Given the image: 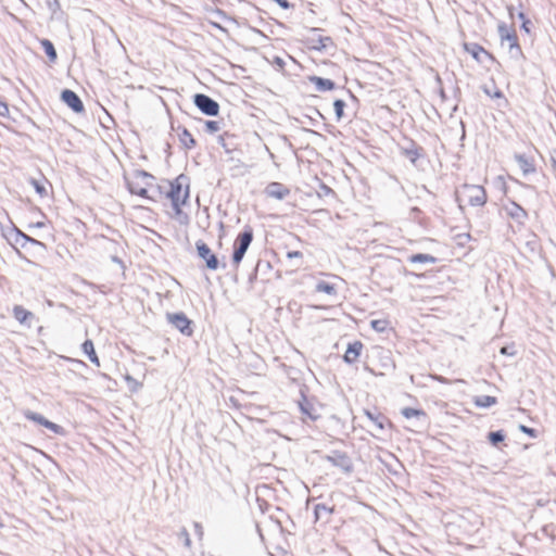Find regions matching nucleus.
Instances as JSON below:
<instances>
[{
  "label": "nucleus",
  "mask_w": 556,
  "mask_h": 556,
  "mask_svg": "<svg viewBox=\"0 0 556 556\" xmlns=\"http://www.w3.org/2000/svg\"><path fill=\"white\" fill-rule=\"evenodd\" d=\"M168 190L166 197L170 199L172 205L176 213H180V206L184 205L189 198V177L180 174L173 181H167Z\"/></svg>",
  "instance_id": "1"
},
{
  "label": "nucleus",
  "mask_w": 556,
  "mask_h": 556,
  "mask_svg": "<svg viewBox=\"0 0 556 556\" xmlns=\"http://www.w3.org/2000/svg\"><path fill=\"white\" fill-rule=\"evenodd\" d=\"M456 200L460 208L462 202H467L471 206H482L486 202V192L482 186L465 184L457 190Z\"/></svg>",
  "instance_id": "2"
},
{
  "label": "nucleus",
  "mask_w": 556,
  "mask_h": 556,
  "mask_svg": "<svg viewBox=\"0 0 556 556\" xmlns=\"http://www.w3.org/2000/svg\"><path fill=\"white\" fill-rule=\"evenodd\" d=\"M135 178L139 181L127 180V187L130 193L137 194L141 198L153 200V197L148 193V186H151L152 180H154L153 175L149 174L146 170H137L135 173Z\"/></svg>",
  "instance_id": "3"
},
{
  "label": "nucleus",
  "mask_w": 556,
  "mask_h": 556,
  "mask_svg": "<svg viewBox=\"0 0 556 556\" xmlns=\"http://www.w3.org/2000/svg\"><path fill=\"white\" fill-rule=\"evenodd\" d=\"M253 240V230L251 227H245L242 232H240L235 241V249L232 253V264L238 267L244 257L245 252L248 251L251 242Z\"/></svg>",
  "instance_id": "4"
},
{
  "label": "nucleus",
  "mask_w": 556,
  "mask_h": 556,
  "mask_svg": "<svg viewBox=\"0 0 556 556\" xmlns=\"http://www.w3.org/2000/svg\"><path fill=\"white\" fill-rule=\"evenodd\" d=\"M498 35L502 42H508L509 52L513 58H519L522 54L521 48L518 43L517 35L514 30L511 31L505 24H500Z\"/></svg>",
  "instance_id": "5"
},
{
  "label": "nucleus",
  "mask_w": 556,
  "mask_h": 556,
  "mask_svg": "<svg viewBox=\"0 0 556 556\" xmlns=\"http://www.w3.org/2000/svg\"><path fill=\"white\" fill-rule=\"evenodd\" d=\"M193 103L205 115L216 116L219 112V104L204 93L194 94Z\"/></svg>",
  "instance_id": "6"
},
{
  "label": "nucleus",
  "mask_w": 556,
  "mask_h": 556,
  "mask_svg": "<svg viewBox=\"0 0 556 556\" xmlns=\"http://www.w3.org/2000/svg\"><path fill=\"white\" fill-rule=\"evenodd\" d=\"M198 255L205 262V265L211 270H216L219 267V261L217 256L212 252L210 247L202 240L195 242Z\"/></svg>",
  "instance_id": "7"
},
{
  "label": "nucleus",
  "mask_w": 556,
  "mask_h": 556,
  "mask_svg": "<svg viewBox=\"0 0 556 556\" xmlns=\"http://www.w3.org/2000/svg\"><path fill=\"white\" fill-rule=\"evenodd\" d=\"M325 459L340 468L345 473H350L353 470V463L350 456L344 452L332 451L330 454L325 456Z\"/></svg>",
  "instance_id": "8"
},
{
  "label": "nucleus",
  "mask_w": 556,
  "mask_h": 556,
  "mask_svg": "<svg viewBox=\"0 0 556 556\" xmlns=\"http://www.w3.org/2000/svg\"><path fill=\"white\" fill-rule=\"evenodd\" d=\"M167 319L182 334H192L191 320L184 313L167 314Z\"/></svg>",
  "instance_id": "9"
},
{
  "label": "nucleus",
  "mask_w": 556,
  "mask_h": 556,
  "mask_svg": "<svg viewBox=\"0 0 556 556\" xmlns=\"http://www.w3.org/2000/svg\"><path fill=\"white\" fill-rule=\"evenodd\" d=\"M503 210L506 213L508 217H510L513 220H515L519 225H525L528 213L527 211L521 207L518 203L515 201H509L507 204L503 205Z\"/></svg>",
  "instance_id": "10"
},
{
  "label": "nucleus",
  "mask_w": 556,
  "mask_h": 556,
  "mask_svg": "<svg viewBox=\"0 0 556 556\" xmlns=\"http://www.w3.org/2000/svg\"><path fill=\"white\" fill-rule=\"evenodd\" d=\"M301 395L302 400L299 401V408L303 415V420L309 419L311 421H316L320 417L318 408L304 393H301Z\"/></svg>",
  "instance_id": "11"
},
{
  "label": "nucleus",
  "mask_w": 556,
  "mask_h": 556,
  "mask_svg": "<svg viewBox=\"0 0 556 556\" xmlns=\"http://www.w3.org/2000/svg\"><path fill=\"white\" fill-rule=\"evenodd\" d=\"M61 100L75 113L84 112V104L80 98L71 89H64L61 93Z\"/></svg>",
  "instance_id": "12"
},
{
  "label": "nucleus",
  "mask_w": 556,
  "mask_h": 556,
  "mask_svg": "<svg viewBox=\"0 0 556 556\" xmlns=\"http://www.w3.org/2000/svg\"><path fill=\"white\" fill-rule=\"evenodd\" d=\"M320 28H312V37H309V41L313 43V48L316 50H327L329 47L333 46V41L328 36H321Z\"/></svg>",
  "instance_id": "13"
},
{
  "label": "nucleus",
  "mask_w": 556,
  "mask_h": 556,
  "mask_svg": "<svg viewBox=\"0 0 556 556\" xmlns=\"http://www.w3.org/2000/svg\"><path fill=\"white\" fill-rule=\"evenodd\" d=\"M24 416L26 419L35 421V422L50 429L54 433H60L62 430V428L59 425L46 419L42 415L31 412L29 409L24 412Z\"/></svg>",
  "instance_id": "14"
},
{
  "label": "nucleus",
  "mask_w": 556,
  "mask_h": 556,
  "mask_svg": "<svg viewBox=\"0 0 556 556\" xmlns=\"http://www.w3.org/2000/svg\"><path fill=\"white\" fill-rule=\"evenodd\" d=\"M401 153L407 157L412 164L416 165L417 160L424 155V149L415 141L410 140L407 147L401 148Z\"/></svg>",
  "instance_id": "15"
},
{
  "label": "nucleus",
  "mask_w": 556,
  "mask_h": 556,
  "mask_svg": "<svg viewBox=\"0 0 556 556\" xmlns=\"http://www.w3.org/2000/svg\"><path fill=\"white\" fill-rule=\"evenodd\" d=\"M265 193L269 198L283 200L287 195H289L290 190L285 185L274 181L267 185L265 188Z\"/></svg>",
  "instance_id": "16"
},
{
  "label": "nucleus",
  "mask_w": 556,
  "mask_h": 556,
  "mask_svg": "<svg viewBox=\"0 0 556 556\" xmlns=\"http://www.w3.org/2000/svg\"><path fill=\"white\" fill-rule=\"evenodd\" d=\"M363 349V344L359 341H355L351 344H349L345 353H344V362L348 364H353L359 356L361 351Z\"/></svg>",
  "instance_id": "17"
},
{
  "label": "nucleus",
  "mask_w": 556,
  "mask_h": 556,
  "mask_svg": "<svg viewBox=\"0 0 556 556\" xmlns=\"http://www.w3.org/2000/svg\"><path fill=\"white\" fill-rule=\"evenodd\" d=\"M515 160L523 175H529L535 172V166L532 160L528 159L526 155L516 154Z\"/></svg>",
  "instance_id": "18"
},
{
  "label": "nucleus",
  "mask_w": 556,
  "mask_h": 556,
  "mask_svg": "<svg viewBox=\"0 0 556 556\" xmlns=\"http://www.w3.org/2000/svg\"><path fill=\"white\" fill-rule=\"evenodd\" d=\"M464 48L478 62H482V60L480 58L481 54H484L485 56L491 58V54L488 51H485L484 48L478 43H475V42L465 43Z\"/></svg>",
  "instance_id": "19"
},
{
  "label": "nucleus",
  "mask_w": 556,
  "mask_h": 556,
  "mask_svg": "<svg viewBox=\"0 0 556 556\" xmlns=\"http://www.w3.org/2000/svg\"><path fill=\"white\" fill-rule=\"evenodd\" d=\"M309 80L315 85L316 89L318 91H329L334 89L336 84L328 78H323L319 76H312L309 77Z\"/></svg>",
  "instance_id": "20"
},
{
  "label": "nucleus",
  "mask_w": 556,
  "mask_h": 556,
  "mask_svg": "<svg viewBox=\"0 0 556 556\" xmlns=\"http://www.w3.org/2000/svg\"><path fill=\"white\" fill-rule=\"evenodd\" d=\"M13 315H14V318L16 320H18L21 324H28L29 325L28 320H33L35 318V315L31 312L25 309L21 305L14 306Z\"/></svg>",
  "instance_id": "21"
},
{
  "label": "nucleus",
  "mask_w": 556,
  "mask_h": 556,
  "mask_svg": "<svg viewBox=\"0 0 556 556\" xmlns=\"http://www.w3.org/2000/svg\"><path fill=\"white\" fill-rule=\"evenodd\" d=\"M84 353L88 356L89 361L96 366H100L99 357L94 351L93 342L91 340H86L83 345Z\"/></svg>",
  "instance_id": "22"
},
{
  "label": "nucleus",
  "mask_w": 556,
  "mask_h": 556,
  "mask_svg": "<svg viewBox=\"0 0 556 556\" xmlns=\"http://www.w3.org/2000/svg\"><path fill=\"white\" fill-rule=\"evenodd\" d=\"M473 403L477 407L488 408L495 405L497 400L495 396L491 395H479L473 399Z\"/></svg>",
  "instance_id": "23"
},
{
  "label": "nucleus",
  "mask_w": 556,
  "mask_h": 556,
  "mask_svg": "<svg viewBox=\"0 0 556 556\" xmlns=\"http://www.w3.org/2000/svg\"><path fill=\"white\" fill-rule=\"evenodd\" d=\"M179 140L181 144L188 150L195 147L194 138L186 128H184L182 131L179 134Z\"/></svg>",
  "instance_id": "24"
},
{
  "label": "nucleus",
  "mask_w": 556,
  "mask_h": 556,
  "mask_svg": "<svg viewBox=\"0 0 556 556\" xmlns=\"http://www.w3.org/2000/svg\"><path fill=\"white\" fill-rule=\"evenodd\" d=\"M402 415L407 418V419H410V418H416V419H426L427 415L424 410L421 409H416V408H412V407H404L402 409Z\"/></svg>",
  "instance_id": "25"
},
{
  "label": "nucleus",
  "mask_w": 556,
  "mask_h": 556,
  "mask_svg": "<svg viewBox=\"0 0 556 556\" xmlns=\"http://www.w3.org/2000/svg\"><path fill=\"white\" fill-rule=\"evenodd\" d=\"M409 262L410 263H430V264H434L437 262V258L430 254H424V253H418V254H413L409 256Z\"/></svg>",
  "instance_id": "26"
},
{
  "label": "nucleus",
  "mask_w": 556,
  "mask_h": 556,
  "mask_svg": "<svg viewBox=\"0 0 556 556\" xmlns=\"http://www.w3.org/2000/svg\"><path fill=\"white\" fill-rule=\"evenodd\" d=\"M41 46H42L46 54L48 55L49 60L52 62L55 61L58 55H56V51H55L53 43L48 39H42Z\"/></svg>",
  "instance_id": "27"
},
{
  "label": "nucleus",
  "mask_w": 556,
  "mask_h": 556,
  "mask_svg": "<svg viewBox=\"0 0 556 556\" xmlns=\"http://www.w3.org/2000/svg\"><path fill=\"white\" fill-rule=\"evenodd\" d=\"M316 291L317 292H324L330 295L336 294V288L333 285L326 282V281H318L316 285Z\"/></svg>",
  "instance_id": "28"
},
{
  "label": "nucleus",
  "mask_w": 556,
  "mask_h": 556,
  "mask_svg": "<svg viewBox=\"0 0 556 556\" xmlns=\"http://www.w3.org/2000/svg\"><path fill=\"white\" fill-rule=\"evenodd\" d=\"M332 513V509L326 506L325 504H317L315 506V516L316 519H319L326 515H330Z\"/></svg>",
  "instance_id": "29"
},
{
  "label": "nucleus",
  "mask_w": 556,
  "mask_h": 556,
  "mask_svg": "<svg viewBox=\"0 0 556 556\" xmlns=\"http://www.w3.org/2000/svg\"><path fill=\"white\" fill-rule=\"evenodd\" d=\"M366 416L379 428V429H383L384 428V417H381L379 415H375L372 414L371 412L369 410H366Z\"/></svg>",
  "instance_id": "30"
},
{
  "label": "nucleus",
  "mask_w": 556,
  "mask_h": 556,
  "mask_svg": "<svg viewBox=\"0 0 556 556\" xmlns=\"http://www.w3.org/2000/svg\"><path fill=\"white\" fill-rule=\"evenodd\" d=\"M505 439V434L503 431H492L489 433V440L493 445H497L500 442H503Z\"/></svg>",
  "instance_id": "31"
},
{
  "label": "nucleus",
  "mask_w": 556,
  "mask_h": 556,
  "mask_svg": "<svg viewBox=\"0 0 556 556\" xmlns=\"http://www.w3.org/2000/svg\"><path fill=\"white\" fill-rule=\"evenodd\" d=\"M333 108H334V112H336V116H337V119H341L343 117V111H344V108H345V102L341 99H337L334 102H333Z\"/></svg>",
  "instance_id": "32"
},
{
  "label": "nucleus",
  "mask_w": 556,
  "mask_h": 556,
  "mask_svg": "<svg viewBox=\"0 0 556 556\" xmlns=\"http://www.w3.org/2000/svg\"><path fill=\"white\" fill-rule=\"evenodd\" d=\"M17 236L21 237V239L24 241L21 243L22 247H25V243L28 242L33 245H39V247H43V243L38 241L37 239H34L25 233H23L22 231H18L17 232Z\"/></svg>",
  "instance_id": "33"
},
{
  "label": "nucleus",
  "mask_w": 556,
  "mask_h": 556,
  "mask_svg": "<svg viewBox=\"0 0 556 556\" xmlns=\"http://www.w3.org/2000/svg\"><path fill=\"white\" fill-rule=\"evenodd\" d=\"M220 122L218 121H206L205 122V130L208 134H215L220 130Z\"/></svg>",
  "instance_id": "34"
},
{
  "label": "nucleus",
  "mask_w": 556,
  "mask_h": 556,
  "mask_svg": "<svg viewBox=\"0 0 556 556\" xmlns=\"http://www.w3.org/2000/svg\"><path fill=\"white\" fill-rule=\"evenodd\" d=\"M30 184L31 186L35 188L36 192L40 195V197H45L47 194V189L45 188V186L42 184H40L38 180L36 179H31L30 180Z\"/></svg>",
  "instance_id": "35"
},
{
  "label": "nucleus",
  "mask_w": 556,
  "mask_h": 556,
  "mask_svg": "<svg viewBox=\"0 0 556 556\" xmlns=\"http://www.w3.org/2000/svg\"><path fill=\"white\" fill-rule=\"evenodd\" d=\"M179 536L184 541V545L187 547V548H190L191 547V539H190V535H189V532L187 531L186 528H182L179 532Z\"/></svg>",
  "instance_id": "36"
},
{
  "label": "nucleus",
  "mask_w": 556,
  "mask_h": 556,
  "mask_svg": "<svg viewBox=\"0 0 556 556\" xmlns=\"http://www.w3.org/2000/svg\"><path fill=\"white\" fill-rule=\"evenodd\" d=\"M371 327L379 331V332H382L384 329H386V321L384 320H372L371 321Z\"/></svg>",
  "instance_id": "37"
},
{
  "label": "nucleus",
  "mask_w": 556,
  "mask_h": 556,
  "mask_svg": "<svg viewBox=\"0 0 556 556\" xmlns=\"http://www.w3.org/2000/svg\"><path fill=\"white\" fill-rule=\"evenodd\" d=\"M519 429H520L521 432L530 435L531 438H535L536 437V431L533 428L527 427L525 425H520Z\"/></svg>",
  "instance_id": "38"
},
{
  "label": "nucleus",
  "mask_w": 556,
  "mask_h": 556,
  "mask_svg": "<svg viewBox=\"0 0 556 556\" xmlns=\"http://www.w3.org/2000/svg\"><path fill=\"white\" fill-rule=\"evenodd\" d=\"M500 352H501V354L508 355V356H513L516 353V351L514 350L513 346H503V348H501Z\"/></svg>",
  "instance_id": "39"
},
{
  "label": "nucleus",
  "mask_w": 556,
  "mask_h": 556,
  "mask_svg": "<svg viewBox=\"0 0 556 556\" xmlns=\"http://www.w3.org/2000/svg\"><path fill=\"white\" fill-rule=\"evenodd\" d=\"M0 116H2V117L9 116V106L4 102H0Z\"/></svg>",
  "instance_id": "40"
},
{
  "label": "nucleus",
  "mask_w": 556,
  "mask_h": 556,
  "mask_svg": "<svg viewBox=\"0 0 556 556\" xmlns=\"http://www.w3.org/2000/svg\"><path fill=\"white\" fill-rule=\"evenodd\" d=\"M287 257L290 258V260H292V258H302L303 254L300 251H289L287 253Z\"/></svg>",
  "instance_id": "41"
},
{
  "label": "nucleus",
  "mask_w": 556,
  "mask_h": 556,
  "mask_svg": "<svg viewBox=\"0 0 556 556\" xmlns=\"http://www.w3.org/2000/svg\"><path fill=\"white\" fill-rule=\"evenodd\" d=\"M274 1L277 2L282 9L290 8V3L288 0H274Z\"/></svg>",
  "instance_id": "42"
},
{
  "label": "nucleus",
  "mask_w": 556,
  "mask_h": 556,
  "mask_svg": "<svg viewBox=\"0 0 556 556\" xmlns=\"http://www.w3.org/2000/svg\"><path fill=\"white\" fill-rule=\"evenodd\" d=\"M195 533L201 538L203 535V528L199 522H194Z\"/></svg>",
  "instance_id": "43"
},
{
  "label": "nucleus",
  "mask_w": 556,
  "mask_h": 556,
  "mask_svg": "<svg viewBox=\"0 0 556 556\" xmlns=\"http://www.w3.org/2000/svg\"><path fill=\"white\" fill-rule=\"evenodd\" d=\"M552 166L556 170V149L551 152Z\"/></svg>",
  "instance_id": "44"
},
{
  "label": "nucleus",
  "mask_w": 556,
  "mask_h": 556,
  "mask_svg": "<svg viewBox=\"0 0 556 556\" xmlns=\"http://www.w3.org/2000/svg\"><path fill=\"white\" fill-rule=\"evenodd\" d=\"M218 143H219L220 146H223L224 148H226V143H225L224 136H219V137H218Z\"/></svg>",
  "instance_id": "45"
},
{
  "label": "nucleus",
  "mask_w": 556,
  "mask_h": 556,
  "mask_svg": "<svg viewBox=\"0 0 556 556\" xmlns=\"http://www.w3.org/2000/svg\"><path fill=\"white\" fill-rule=\"evenodd\" d=\"M502 96H503V93L500 90H496L495 92H493V97H495V98H501Z\"/></svg>",
  "instance_id": "46"
},
{
  "label": "nucleus",
  "mask_w": 556,
  "mask_h": 556,
  "mask_svg": "<svg viewBox=\"0 0 556 556\" xmlns=\"http://www.w3.org/2000/svg\"><path fill=\"white\" fill-rule=\"evenodd\" d=\"M518 17H519L520 20H522L523 22H525V21H527V20H526V16H525V13H522V12H519V13H518Z\"/></svg>",
  "instance_id": "47"
},
{
  "label": "nucleus",
  "mask_w": 556,
  "mask_h": 556,
  "mask_svg": "<svg viewBox=\"0 0 556 556\" xmlns=\"http://www.w3.org/2000/svg\"><path fill=\"white\" fill-rule=\"evenodd\" d=\"M518 17H519L520 20H522L523 22H525V21H527V20H526V16H525V13H522V12H519V13H518Z\"/></svg>",
  "instance_id": "48"
},
{
  "label": "nucleus",
  "mask_w": 556,
  "mask_h": 556,
  "mask_svg": "<svg viewBox=\"0 0 556 556\" xmlns=\"http://www.w3.org/2000/svg\"><path fill=\"white\" fill-rule=\"evenodd\" d=\"M323 188H324V192H326V193L332 192V190L327 186H324Z\"/></svg>",
  "instance_id": "49"
},
{
  "label": "nucleus",
  "mask_w": 556,
  "mask_h": 556,
  "mask_svg": "<svg viewBox=\"0 0 556 556\" xmlns=\"http://www.w3.org/2000/svg\"><path fill=\"white\" fill-rule=\"evenodd\" d=\"M528 21L522 22V27L526 31H529V28L527 27Z\"/></svg>",
  "instance_id": "50"
},
{
  "label": "nucleus",
  "mask_w": 556,
  "mask_h": 556,
  "mask_svg": "<svg viewBox=\"0 0 556 556\" xmlns=\"http://www.w3.org/2000/svg\"><path fill=\"white\" fill-rule=\"evenodd\" d=\"M437 380H439L440 382H445V380L442 377H438Z\"/></svg>",
  "instance_id": "51"
},
{
  "label": "nucleus",
  "mask_w": 556,
  "mask_h": 556,
  "mask_svg": "<svg viewBox=\"0 0 556 556\" xmlns=\"http://www.w3.org/2000/svg\"><path fill=\"white\" fill-rule=\"evenodd\" d=\"M261 266V262L257 263L255 270L257 271Z\"/></svg>",
  "instance_id": "52"
},
{
  "label": "nucleus",
  "mask_w": 556,
  "mask_h": 556,
  "mask_svg": "<svg viewBox=\"0 0 556 556\" xmlns=\"http://www.w3.org/2000/svg\"><path fill=\"white\" fill-rule=\"evenodd\" d=\"M523 186H525L526 188L533 189V187H532V186H530V185H523Z\"/></svg>",
  "instance_id": "53"
},
{
  "label": "nucleus",
  "mask_w": 556,
  "mask_h": 556,
  "mask_svg": "<svg viewBox=\"0 0 556 556\" xmlns=\"http://www.w3.org/2000/svg\"><path fill=\"white\" fill-rule=\"evenodd\" d=\"M43 224L42 223H37V227H41Z\"/></svg>",
  "instance_id": "54"
}]
</instances>
